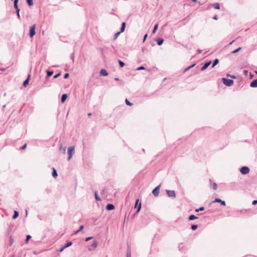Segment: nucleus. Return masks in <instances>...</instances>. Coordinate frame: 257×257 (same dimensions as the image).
I'll list each match as a JSON object with an SVG mask.
<instances>
[{"label":"nucleus","mask_w":257,"mask_h":257,"mask_svg":"<svg viewBox=\"0 0 257 257\" xmlns=\"http://www.w3.org/2000/svg\"><path fill=\"white\" fill-rule=\"evenodd\" d=\"M160 186L161 184L157 186L155 189H153L152 191V193L155 197L158 196L159 194Z\"/></svg>","instance_id":"20e7f679"},{"label":"nucleus","mask_w":257,"mask_h":257,"mask_svg":"<svg viewBox=\"0 0 257 257\" xmlns=\"http://www.w3.org/2000/svg\"><path fill=\"white\" fill-rule=\"evenodd\" d=\"M240 173L243 175H246L249 172V168L246 166L242 167L240 169Z\"/></svg>","instance_id":"7ed1b4c3"},{"label":"nucleus","mask_w":257,"mask_h":257,"mask_svg":"<svg viewBox=\"0 0 257 257\" xmlns=\"http://www.w3.org/2000/svg\"><path fill=\"white\" fill-rule=\"evenodd\" d=\"M92 238H93V237H91V236L88 237L86 238L85 241H88L90 240V239H91Z\"/></svg>","instance_id":"49530a36"},{"label":"nucleus","mask_w":257,"mask_h":257,"mask_svg":"<svg viewBox=\"0 0 257 257\" xmlns=\"http://www.w3.org/2000/svg\"><path fill=\"white\" fill-rule=\"evenodd\" d=\"M72 244V241H69L68 242H67L64 245V247H65V248H67V247H68L69 246H70Z\"/></svg>","instance_id":"a211bd4d"},{"label":"nucleus","mask_w":257,"mask_h":257,"mask_svg":"<svg viewBox=\"0 0 257 257\" xmlns=\"http://www.w3.org/2000/svg\"><path fill=\"white\" fill-rule=\"evenodd\" d=\"M252 204L253 205H256L257 204V200H253L252 202Z\"/></svg>","instance_id":"5fc2aeb1"},{"label":"nucleus","mask_w":257,"mask_h":257,"mask_svg":"<svg viewBox=\"0 0 257 257\" xmlns=\"http://www.w3.org/2000/svg\"><path fill=\"white\" fill-rule=\"evenodd\" d=\"M67 97H68V95L67 94H63L62 95L61 99V102L62 103H64L65 101H66V99L67 98Z\"/></svg>","instance_id":"4468645a"},{"label":"nucleus","mask_w":257,"mask_h":257,"mask_svg":"<svg viewBox=\"0 0 257 257\" xmlns=\"http://www.w3.org/2000/svg\"><path fill=\"white\" fill-rule=\"evenodd\" d=\"M197 218H198V217L195 216V215H191L190 216H189L188 219L189 220H193L196 219Z\"/></svg>","instance_id":"a878e982"},{"label":"nucleus","mask_w":257,"mask_h":257,"mask_svg":"<svg viewBox=\"0 0 257 257\" xmlns=\"http://www.w3.org/2000/svg\"><path fill=\"white\" fill-rule=\"evenodd\" d=\"M197 227H198V225L196 224H193L191 225V229L193 230H196L197 228Z\"/></svg>","instance_id":"f704fd0d"},{"label":"nucleus","mask_w":257,"mask_h":257,"mask_svg":"<svg viewBox=\"0 0 257 257\" xmlns=\"http://www.w3.org/2000/svg\"><path fill=\"white\" fill-rule=\"evenodd\" d=\"M122 32H120V31L119 32H117L116 33H115L114 35V40H115L117 38V37H118V36L120 35V33H121Z\"/></svg>","instance_id":"c85d7f7f"},{"label":"nucleus","mask_w":257,"mask_h":257,"mask_svg":"<svg viewBox=\"0 0 257 257\" xmlns=\"http://www.w3.org/2000/svg\"><path fill=\"white\" fill-rule=\"evenodd\" d=\"M197 52H198V53H202V50H197Z\"/></svg>","instance_id":"13d9d810"},{"label":"nucleus","mask_w":257,"mask_h":257,"mask_svg":"<svg viewBox=\"0 0 257 257\" xmlns=\"http://www.w3.org/2000/svg\"><path fill=\"white\" fill-rule=\"evenodd\" d=\"M118 63L119 64V66L121 68L123 67L125 65L124 63L123 62L121 61V60H118Z\"/></svg>","instance_id":"2f4dec72"},{"label":"nucleus","mask_w":257,"mask_h":257,"mask_svg":"<svg viewBox=\"0 0 257 257\" xmlns=\"http://www.w3.org/2000/svg\"><path fill=\"white\" fill-rule=\"evenodd\" d=\"M107 210H111L114 209V206L112 204H108L106 206Z\"/></svg>","instance_id":"f8f14e48"},{"label":"nucleus","mask_w":257,"mask_h":257,"mask_svg":"<svg viewBox=\"0 0 257 257\" xmlns=\"http://www.w3.org/2000/svg\"><path fill=\"white\" fill-rule=\"evenodd\" d=\"M68 161H69L71 158L72 157V156L73 155V154H74L75 153V148H74V146H70V147H69L68 148Z\"/></svg>","instance_id":"f257e3e1"},{"label":"nucleus","mask_w":257,"mask_h":257,"mask_svg":"<svg viewBox=\"0 0 257 257\" xmlns=\"http://www.w3.org/2000/svg\"><path fill=\"white\" fill-rule=\"evenodd\" d=\"M125 26H126L125 23V22L122 23L120 30V32L122 33L124 31L125 29Z\"/></svg>","instance_id":"dca6fc26"},{"label":"nucleus","mask_w":257,"mask_h":257,"mask_svg":"<svg viewBox=\"0 0 257 257\" xmlns=\"http://www.w3.org/2000/svg\"><path fill=\"white\" fill-rule=\"evenodd\" d=\"M192 2H196V0H191Z\"/></svg>","instance_id":"0e129e2a"},{"label":"nucleus","mask_w":257,"mask_h":257,"mask_svg":"<svg viewBox=\"0 0 257 257\" xmlns=\"http://www.w3.org/2000/svg\"><path fill=\"white\" fill-rule=\"evenodd\" d=\"M27 147V144H25L22 147L20 148V149H25Z\"/></svg>","instance_id":"de8ad7c7"},{"label":"nucleus","mask_w":257,"mask_h":257,"mask_svg":"<svg viewBox=\"0 0 257 257\" xmlns=\"http://www.w3.org/2000/svg\"><path fill=\"white\" fill-rule=\"evenodd\" d=\"M6 104H5V105H3V108H5V107H6Z\"/></svg>","instance_id":"680f3d73"},{"label":"nucleus","mask_w":257,"mask_h":257,"mask_svg":"<svg viewBox=\"0 0 257 257\" xmlns=\"http://www.w3.org/2000/svg\"><path fill=\"white\" fill-rule=\"evenodd\" d=\"M88 116H90V115H91V113H88Z\"/></svg>","instance_id":"e2e57ef3"},{"label":"nucleus","mask_w":257,"mask_h":257,"mask_svg":"<svg viewBox=\"0 0 257 257\" xmlns=\"http://www.w3.org/2000/svg\"><path fill=\"white\" fill-rule=\"evenodd\" d=\"M244 73H246L247 72V71L245 70V71H244Z\"/></svg>","instance_id":"69168bd1"},{"label":"nucleus","mask_w":257,"mask_h":257,"mask_svg":"<svg viewBox=\"0 0 257 257\" xmlns=\"http://www.w3.org/2000/svg\"><path fill=\"white\" fill-rule=\"evenodd\" d=\"M125 103L126 105H129V106H132L133 104L132 103H131V102H130L127 99H126L125 100Z\"/></svg>","instance_id":"e433bc0d"},{"label":"nucleus","mask_w":257,"mask_h":257,"mask_svg":"<svg viewBox=\"0 0 257 257\" xmlns=\"http://www.w3.org/2000/svg\"><path fill=\"white\" fill-rule=\"evenodd\" d=\"M70 58L72 60L73 62L74 61V53H73L71 56H70Z\"/></svg>","instance_id":"a18cd8bd"},{"label":"nucleus","mask_w":257,"mask_h":257,"mask_svg":"<svg viewBox=\"0 0 257 257\" xmlns=\"http://www.w3.org/2000/svg\"><path fill=\"white\" fill-rule=\"evenodd\" d=\"M60 150L62 151L63 154H65L66 150V147H63L61 145L60 147Z\"/></svg>","instance_id":"4be33fe9"},{"label":"nucleus","mask_w":257,"mask_h":257,"mask_svg":"<svg viewBox=\"0 0 257 257\" xmlns=\"http://www.w3.org/2000/svg\"><path fill=\"white\" fill-rule=\"evenodd\" d=\"M126 254H131V246L127 244L126 248Z\"/></svg>","instance_id":"5701e85b"},{"label":"nucleus","mask_w":257,"mask_h":257,"mask_svg":"<svg viewBox=\"0 0 257 257\" xmlns=\"http://www.w3.org/2000/svg\"><path fill=\"white\" fill-rule=\"evenodd\" d=\"M222 82L224 84L227 86H231L233 84V81L232 79H229L226 78H223Z\"/></svg>","instance_id":"f03ea898"},{"label":"nucleus","mask_w":257,"mask_h":257,"mask_svg":"<svg viewBox=\"0 0 257 257\" xmlns=\"http://www.w3.org/2000/svg\"><path fill=\"white\" fill-rule=\"evenodd\" d=\"M250 86L252 88L257 87V79L251 82Z\"/></svg>","instance_id":"9d476101"},{"label":"nucleus","mask_w":257,"mask_h":257,"mask_svg":"<svg viewBox=\"0 0 257 257\" xmlns=\"http://www.w3.org/2000/svg\"><path fill=\"white\" fill-rule=\"evenodd\" d=\"M145 69H146V68L143 66H141L138 67V68H137V70H145Z\"/></svg>","instance_id":"ea45409f"},{"label":"nucleus","mask_w":257,"mask_h":257,"mask_svg":"<svg viewBox=\"0 0 257 257\" xmlns=\"http://www.w3.org/2000/svg\"><path fill=\"white\" fill-rule=\"evenodd\" d=\"M32 26L30 27L29 35L30 38H32Z\"/></svg>","instance_id":"72a5a7b5"},{"label":"nucleus","mask_w":257,"mask_h":257,"mask_svg":"<svg viewBox=\"0 0 257 257\" xmlns=\"http://www.w3.org/2000/svg\"><path fill=\"white\" fill-rule=\"evenodd\" d=\"M65 249V247H64V246L63 247H62L61 248H60L59 249V251L60 252H62L64 249Z\"/></svg>","instance_id":"603ef678"},{"label":"nucleus","mask_w":257,"mask_h":257,"mask_svg":"<svg viewBox=\"0 0 257 257\" xmlns=\"http://www.w3.org/2000/svg\"><path fill=\"white\" fill-rule=\"evenodd\" d=\"M194 65H195V64H193V65H191V66H190L188 67L187 68H186L184 70V72H186L187 71H188V70H189L191 68L193 67Z\"/></svg>","instance_id":"58836bf2"},{"label":"nucleus","mask_w":257,"mask_h":257,"mask_svg":"<svg viewBox=\"0 0 257 257\" xmlns=\"http://www.w3.org/2000/svg\"><path fill=\"white\" fill-rule=\"evenodd\" d=\"M16 12H17V14L18 17L19 19H20V9L17 10Z\"/></svg>","instance_id":"79ce46f5"},{"label":"nucleus","mask_w":257,"mask_h":257,"mask_svg":"<svg viewBox=\"0 0 257 257\" xmlns=\"http://www.w3.org/2000/svg\"><path fill=\"white\" fill-rule=\"evenodd\" d=\"M19 215V212L17 211H15L14 214L13 215V217H12L13 219H16L18 217Z\"/></svg>","instance_id":"6ab92c4d"},{"label":"nucleus","mask_w":257,"mask_h":257,"mask_svg":"<svg viewBox=\"0 0 257 257\" xmlns=\"http://www.w3.org/2000/svg\"><path fill=\"white\" fill-rule=\"evenodd\" d=\"M212 188L213 189V190H216L217 188V185L216 183H213V186H212Z\"/></svg>","instance_id":"4c0bfd02"},{"label":"nucleus","mask_w":257,"mask_h":257,"mask_svg":"<svg viewBox=\"0 0 257 257\" xmlns=\"http://www.w3.org/2000/svg\"><path fill=\"white\" fill-rule=\"evenodd\" d=\"M52 175L54 178H56L58 176L57 171L54 168H53V172Z\"/></svg>","instance_id":"f3484780"},{"label":"nucleus","mask_w":257,"mask_h":257,"mask_svg":"<svg viewBox=\"0 0 257 257\" xmlns=\"http://www.w3.org/2000/svg\"><path fill=\"white\" fill-rule=\"evenodd\" d=\"M97 246V241L96 240H94L91 244V248H89L88 249V250L89 251H91L93 249H94L96 248Z\"/></svg>","instance_id":"1a4fd4ad"},{"label":"nucleus","mask_w":257,"mask_h":257,"mask_svg":"<svg viewBox=\"0 0 257 257\" xmlns=\"http://www.w3.org/2000/svg\"><path fill=\"white\" fill-rule=\"evenodd\" d=\"M14 242L13 238L12 236L10 237V240H9V245L10 246H12L13 243Z\"/></svg>","instance_id":"473e14b6"},{"label":"nucleus","mask_w":257,"mask_h":257,"mask_svg":"<svg viewBox=\"0 0 257 257\" xmlns=\"http://www.w3.org/2000/svg\"><path fill=\"white\" fill-rule=\"evenodd\" d=\"M30 77H31V75L29 74L28 76V78L23 82L24 86L26 87L27 85L28 84Z\"/></svg>","instance_id":"9b49d317"},{"label":"nucleus","mask_w":257,"mask_h":257,"mask_svg":"<svg viewBox=\"0 0 257 257\" xmlns=\"http://www.w3.org/2000/svg\"><path fill=\"white\" fill-rule=\"evenodd\" d=\"M212 203H219L221 205L225 206L226 203L224 201L222 200L219 198H215V200L211 202Z\"/></svg>","instance_id":"423d86ee"},{"label":"nucleus","mask_w":257,"mask_h":257,"mask_svg":"<svg viewBox=\"0 0 257 257\" xmlns=\"http://www.w3.org/2000/svg\"><path fill=\"white\" fill-rule=\"evenodd\" d=\"M14 8L16 9V10H18V9H19V8H18V4H14Z\"/></svg>","instance_id":"864d4df0"},{"label":"nucleus","mask_w":257,"mask_h":257,"mask_svg":"<svg viewBox=\"0 0 257 257\" xmlns=\"http://www.w3.org/2000/svg\"><path fill=\"white\" fill-rule=\"evenodd\" d=\"M214 9L219 10L220 9V5L219 3H216L213 4Z\"/></svg>","instance_id":"aec40b11"},{"label":"nucleus","mask_w":257,"mask_h":257,"mask_svg":"<svg viewBox=\"0 0 257 257\" xmlns=\"http://www.w3.org/2000/svg\"><path fill=\"white\" fill-rule=\"evenodd\" d=\"M69 75V74H68V73H65V74H64V79H66V78H67L68 77Z\"/></svg>","instance_id":"09e8293b"},{"label":"nucleus","mask_w":257,"mask_h":257,"mask_svg":"<svg viewBox=\"0 0 257 257\" xmlns=\"http://www.w3.org/2000/svg\"><path fill=\"white\" fill-rule=\"evenodd\" d=\"M231 77L234 78H235V77L234 76H232Z\"/></svg>","instance_id":"774afa93"},{"label":"nucleus","mask_w":257,"mask_h":257,"mask_svg":"<svg viewBox=\"0 0 257 257\" xmlns=\"http://www.w3.org/2000/svg\"><path fill=\"white\" fill-rule=\"evenodd\" d=\"M158 24H157L155 25L154 29L152 31V33H155L156 32V31H157V30L158 29Z\"/></svg>","instance_id":"c756f323"},{"label":"nucleus","mask_w":257,"mask_h":257,"mask_svg":"<svg viewBox=\"0 0 257 257\" xmlns=\"http://www.w3.org/2000/svg\"><path fill=\"white\" fill-rule=\"evenodd\" d=\"M213 19L214 20H217V16L215 15L213 17Z\"/></svg>","instance_id":"6e6d98bb"},{"label":"nucleus","mask_w":257,"mask_h":257,"mask_svg":"<svg viewBox=\"0 0 257 257\" xmlns=\"http://www.w3.org/2000/svg\"><path fill=\"white\" fill-rule=\"evenodd\" d=\"M211 61H208V62H206V63H205L204 64L203 66L201 67V71L205 70L206 69H207L209 67V66L211 64Z\"/></svg>","instance_id":"6e6552de"},{"label":"nucleus","mask_w":257,"mask_h":257,"mask_svg":"<svg viewBox=\"0 0 257 257\" xmlns=\"http://www.w3.org/2000/svg\"><path fill=\"white\" fill-rule=\"evenodd\" d=\"M234 42V40L232 41L231 42L229 43V45H231Z\"/></svg>","instance_id":"052dcab7"},{"label":"nucleus","mask_w":257,"mask_h":257,"mask_svg":"<svg viewBox=\"0 0 257 257\" xmlns=\"http://www.w3.org/2000/svg\"><path fill=\"white\" fill-rule=\"evenodd\" d=\"M204 210V207H200L198 209H195V211L198 212H199V211H203Z\"/></svg>","instance_id":"c9c22d12"},{"label":"nucleus","mask_w":257,"mask_h":257,"mask_svg":"<svg viewBox=\"0 0 257 257\" xmlns=\"http://www.w3.org/2000/svg\"><path fill=\"white\" fill-rule=\"evenodd\" d=\"M246 211H247L246 209H242V210H239V212L241 213H245L246 212Z\"/></svg>","instance_id":"37998d69"},{"label":"nucleus","mask_w":257,"mask_h":257,"mask_svg":"<svg viewBox=\"0 0 257 257\" xmlns=\"http://www.w3.org/2000/svg\"><path fill=\"white\" fill-rule=\"evenodd\" d=\"M27 1L29 6H32V0H27Z\"/></svg>","instance_id":"a19ab883"},{"label":"nucleus","mask_w":257,"mask_h":257,"mask_svg":"<svg viewBox=\"0 0 257 257\" xmlns=\"http://www.w3.org/2000/svg\"><path fill=\"white\" fill-rule=\"evenodd\" d=\"M139 199L136 200V203H135V208H137V212H136L137 213H138L140 211V210L141 209V206H142L141 202H140L139 203Z\"/></svg>","instance_id":"39448f33"},{"label":"nucleus","mask_w":257,"mask_h":257,"mask_svg":"<svg viewBox=\"0 0 257 257\" xmlns=\"http://www.w3.org/2000/svg\"><path fill=\"white\" fill-rule=\"evenodd\" d=\"M83 228H84L83 225H82L80 226L79 229H78L77 230H76L74 232V234H77L79 232H80L81 230H82L83 229Z\"/></svg>","instance_id":"393cba45"},{"label":"nucleus","mask_w":257,"mask_h":257,"mask_svg":"<svg viewBox=\"0 0 257 257\" xmlns=\"http://www.w3.org/2000/svg\"><path fill=\"white\" fill-rule=\"evenodd\" d=\"M115 80H118V78H115Z\"/></svg>","instance_id":"338daca9"},{"label":"nucleus","mask_w":257,"mask_h":257,"mask_svg":"<svg viewBox=\"0 0 257 257\" xmlns=\"http://www.w3.org/2000/svg\"><path fill=\"white\" fill-rule=\"evenodd\" d=\"M35 35V25H33V36Z\"/></svg>","instance_id":"8fccbe9b"},{"label":"nucleus","mask_w":257,"mask_h":257,"mask_svg":"<svg viewBox=\"0 0 257 257\" xmlns=\"http://www.w3.org/2000/svg\"><path fill=\"white\" fill-rule=\"evenodd\" d=\"M31 238H32L31 235H27V236H26V240H25V242H26V243H27L29 242V240H30Z\"/></svg>","instance_id":"cd10ccee"},{"label":"nucleus","mask_w":257,"mask_h":257,"mask_svg":"<svg viewBox=\"0 0 257 257\" xmlns=\"http://www.w3.org/2000/svg\"><path fill=\"white\" fill-rule=\"evenodd\" d=\"M60 74H60V73H58V74H57L53 76V78H54V79L57 78H58L59 76H60Z\"/></svg>","instance_id":"c03bdc74"},{"label":"nucleus","mask_w":257,"mask_h":257,"mask_svg":"<svg viewBox=\"0 0 257 257\" xmlns=\"http://www.w3.org/2000/svg\"><path fill=\"white\" fill-rule=\"evenodd\" d=\"M241 49V47H239V48H238L237 49H235V50H233V51H232V52H231V53H232V54L236 53H237V52H239Z\"/></svg>","instance_id":"7c9ffc66"},{"label":"nucleus","mask_w":257,"mask_h":257,"mask_svg":"<svg viewBox=\"0 0 257 257\" xmlns=\"http://www.w3.org/2000/svg\"><path fill=\"white\" fill-rule=\"evenodd\" d=\"M148 37V35L146 34L145 35L144 37V39H143V42H144L146 39V38H147Z\"/></svg>","instance_id":"3c124183"},{"label":"nucleus","mask_w":257,"mask_h":257,"mask_svg":"<svg viewBox=\"0 0 257 257\" xmlns=\"http://www.w3.org/2000/svg\"><path fill=\"white\" fill-rule=\"evenodd\" d=\"M100 74L102 76H106L108 75V73L105 69H102L100 71Z\"/></svg>","instance_id":"ddd939ff"},{"label":"nucleus","mask_w":257,"mask_h":257,"mask_svg":"<svg viewBox=\"0 0 257 257\" xmlns=\"http://www.w3.org/2000/svg\"><path fill=\"white\" fill-rule=\"evenodd\" d=\"M218 63L219 60L218 59H215L213 62L212 68H213L214 66H215Z\"/></svg>","instance_id":"412c9836"},{"label":"nucleus","mask_w":257,"mask_h":257,"mask_svg":"<svg viewBox=\"0 0 257 257\" xmlns=\"http://www.w3.org/2000/svg\"><path fill=\"white\" fill-rule=\"evenodd\" d=\"M53 73V71H47V77H50L52 75Z\"/></svg>","instance_id":"bb28decb"},{"label":"nucleus","mask_w":257,"mask_h":257,"mask_svg":"<svg viewBox=\"0 0 257 257\" xmlns=\"http://www.w3.org/2000/svg\"><path fill=\"white\" fill-rule=\"evenodd\" d=\"M94 194H95V199L97 200V201H100L101 200V199L98 196V193H97V191H95V193H94Z\"/></svg>","instance_id":"b1692460"},{"label":"nucleus","mask_w":257,"mask_h":257,"mask_svg":"<svg viewBox=\"0 0 257 257\" xmlns=\"http://www.w3.org/2000/svg\"><path fill=\"white\" fill-rule=\"evenodd\" d=\"M126 257H131V254H126Z\"/></svg>","instance_id":"bf43d9fd"},{"label":"nucleus","mask_w":257,"mask_h":257,"mask_svg":"<svg viewBox=\"0 0 257 257\" xmlns=\"http://www.w3.org/2000/svg\"><path fill=\"white\" fill-rule=\"evenodd\" d=\"M19 0H15L14 1V4H18Z\"/></svg>","instance_id":"4d7b16f0"},{"label":"nucleus","mask_w":257,"mask_h":257,"mask_svg":"<svg viewBox=\"0 0 257 257\" xmlns=\"http://www.w3.org/2000/svg\"><path fill=\"white\" fill-rule=\"evenodd\" d=\"M156 41H157V42L158 45L159 46H161V45H162L163 44V43L164 39H162V38H159L157 39H156Z\"/></svg>","instance_id":"2eb2a0df"},{"label":"nucleus","mask_w":257,"mask_h":257,"mask_svg":"<svg viewBox=\"0 0 257 257\" xmlns=\"http://www.w3.org/2000/svg\"><path fill=\"white\" fill-rule=\"evenodd\" d=\"M167 193L169 197L175 198L176 194L174 191L173 190H166Z\"/></svg>","instance_id":"0eeeda50"}]
</instances>
